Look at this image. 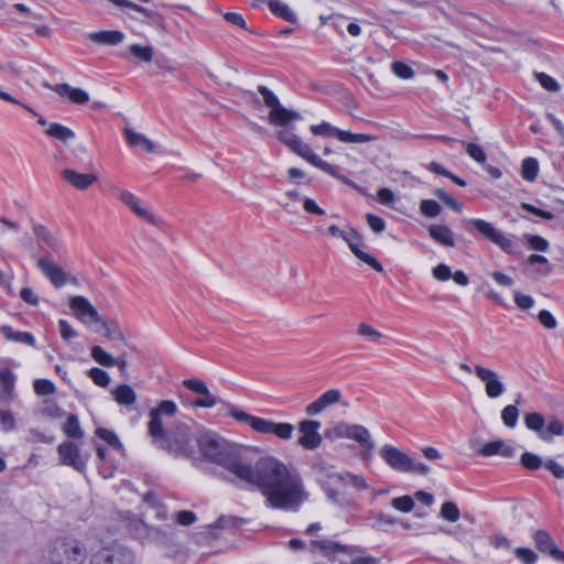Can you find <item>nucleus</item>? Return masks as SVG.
I'll return each instance as SVG.
<instances>
[{"label":"nucleus","instance_id":"obj_1","mask_svg":"<svg viewBox=\"0 0 564 564\" xmlns=\"http://www.w3.org/2000/svg\"><path fill=\"white\" fill-rule=\"evenodd\" d=\"M196 443L198 456L254 486L268 508L296 512L310 498L301 474L274 456H263L251 465L231 443L212 432L199 433Z\"/></svg>","mask_w":564,"mask_h":564},{"label":"nucleus","instance_id":"obj_2","mask_svg":"<svg viewBox=\"0 0 564 564\" xmlns=\"http://www.w3.org/2000/svg\"><path fill=\"white\" fill-rule=\"evenodd\" d=\"M199 433L195 432L191 425L176 424L173 430L163 431L151 436L152 444L175 456H183L191 459H197L196 438Z\"/></svg>","mask_w":564,"mask_h":564},{"label":"nucleus","instance_id":"obj_3","mask_svg":"<svg viewBox=\"0 0 564 564\" xmlns=\"http://www.w3.org/2000/svg\"><path fill=\"white\" fill-rule=\"evenodd\" d=\"M228 409L231 417L248 424L257 433L274 435L284 441L290 440L293 435L294 426L291 423H276L271 420L254 416L230 404Z\"/></svg>","mask_w":564,"mask_h":564},{"label":"nucleus","instance_id":"obj_4","mask_svg":"<svg viewBox=\"0 0 564 564\" xmlns=\"http://www.w3.org/2000/svg\"><path fill=\"white\" fill-rule=\"evenodd\" d=\"M278 139L315 167L332 176H337L336 167L332 166L329 163L316 155L312 148L303 142V140L291 130L282 129L278 131Z\"/></svg>","mask_w":564,"mask_h":564},{"label":"nucleus","instance_id":"obj_5","mask_svg":"<svg viewBox=\"0 0 564 564\" xmlns=\"http://www.w3.org/2000/svg\"><path fill=\"white\" fill-rule=\"evenodd\" d=\"M380 457L384 463L395 471L399 473H416L420 475H427L430 467L423 463L415 462L408 454L392 445H384L379 452Z\"/></svg>","mask_w":564,"mask_h":564},{"label":"nucleus","instance_id":"obj_6","mask_svg":"<svg viewBox=\"0 0 564 564\" xmlns=\"http://www.w3.org/2000/svg\"><path fill=\"white\" fill-rule=\"evenodd\" d=\"M50 556L54 564H83L86 550L78 540L64 538L54 542Z\"/></svg>","mask_w":564,"mask_h":564},{"label":"nucleus","instance_id":"obj_7","mask_svg":"<svg viewBox=\"0 0 564 564\" xmlns=\"http://www.w3.org/2000/svg\"><path fill=\"white\" fill-rule=\"evenodd\" d=\"M258 91L263 98V101L270 112L268 116L269 123L272 126H285L293 120H301L302 116L297 111L286 109L283 107L276 95L267 86H259Z\"/></svg>","mask_w":564,"mask_h":564},{"label":"nucleus","instance_id":"obj_8","mask_svg":"<svg viewBox=\"0 0 564 564\" xmlns=\"http://www.w3.org/2000/svg\"><path fill=\"white\" fill-rule=\"evenodd\" d=\"M524 424L544 442H551L553 436L564 435V424L555 416H552L546 424L541 413L530 412L524 416Z\"/></svg>","mask_w":564,"mask_h":564},{"label":"nucleus","instance_id":"obj_9","mask_svg":"<svg viewBox=\"0 0 564 564\" xmlns=\"http://www.w3.org/2000/svg\"><path fill=\"white\" fill-rule=\"evenodd\" d=\"M468 224L471 225L485 239L498 246L506 253H514L516 243L513 240L501 230L497 229L491 223L480 218H471L468 220Z\"/></svg>","mask_w":564,"mask_h":564},{"label":"nucleus","instance_id":"obj_10","mask_svg":"<svg viewBox=\"0 0 564 564\" xmlns=\"http://www.w3.org/2000/svg\"><path fill=\"white\" fill-rule=\"evenodd\" d=\"M133 553L119 543L101 547L90 560L91 564H134Z\"/></svg>","mask_w":564,"mask_h":564},{"label":"nucleus","instance_id":"obj_11","mask_svg":"<svg viewBox=\"0 0 564 564\" xmlns=\"http://www.w3.org/2000/svg\"><path fill=\"white\" fill-rule=\"evenodd\" d=\"M476 377L484 383L485 392L490 399L500 398L507 390L502 378L495 370L476 365L474 368Z\"/></svg>","mask_w":564,"mask_h":564},{"label":"nucleus","instance_id":"obj_12","mask_svg":"<svg viewBox=\"0 0 564 564\" xmlns=\"http://www.w3.org/2000/svg\"><path fill=\"white\" fill-rule=\"evenodd\" d=\"M69 307L74 312L75 316L84 324L90 326L91 323L101 321V316L95 306L82 295H75L69 300Z\"/></svg>","mask_w":564,"mask_h":564},{"label":"nucleus","instance_id":"obj_13","mask_svg":"<svg viewBox=\"0 0 564 564\" xmlns=\"http://www.w3.org/2000/svg\"><path fill=\"white\" fill-rule=\"evenodd\" d=\"M176 412L177 405L175 402L170 400L162 401L156 408L152 409L150 411V421L148 423V433L150 437L165 431L162 415L173 416Z\"/></svg>","mask_w":564,"mask_h":564},{"label":"nucleus","instance_id":"obj_14","mask_svg":"<svg viewBox=\"0 0 564 564\" xmlns=\"http://www.w3.org/2000/svg\"><path fill=\"white\" fill-rule=\"evenodd\" d=\"M58 455L64 465L73 467L79 473L86 471L87 457L80 454L79 446L73 442H64L58 445Z\"/></svg>","mask_w":564,"mask_h":564},{"label":"nucleus","instance_id":"obj_15","mask_svg":"<svg viewBox=\"0 0 564 564\" xmlns=\"http://www.w3.org/2000/svg\"><path fill=\"white\" fill-rule=\"evenodd\" d=\"M321 422L314 420H304L299 424V431L302 436L297 443L305 449H316L322 444V436L318 433Z\"/></svg>","mask_w":564,"mask_h":564},{"label":"nucleus","instance_id":"obj_16","mask_svg":"<svg viewBox=\"0 0 564 564\" xmlns=\"http://www.w3.org/2000/svg\"><path fill=\"white\" fill-rule=\"evenodd\" d=\"M346 236H347V239H344V241L347 242V245L349 246V249L351 250V252L359 260H361L362 262H365L368 265H370L377 272H382L383 271V267L377 261V259H375L372 256H370L369 253L364 252L360 249L361 236H360V234L355 228L349 227L347 229Z\"/></svg>","mask_w":564,"mask_h":564},{"label":"nucleus","instance_id":"obj_17","mask_svg":"<svg viewBox=\"0 0 564 564\" xmlns=\"http://www.w3.org/2000/svg\"><path fill=\"white\" fill-rule=\"evenodd\" d=\"M315 469H317L321 473L324 471L335 482H339L345 486H351L357 490H366L369 487L366 479L360 475H355L349 471L334 473L332 468H327L322 464H317L315 466Z\"/></svg>","mask_w":564,"mask_h":564},{"label":"nucleus","instance_id":"obj_18","mask_svg":"<svg viewBox=\"0 0 564 564\" xmlns=\"http://www.w3.org/2000/svg\"><path fill=\"white\" fill-rule=\"evenodd\" d=\"M341 403L344 406H348L347 402L341 401V392L338 389H330L319 395L314 402L310 403L305 412L307 415H317L325 409L333 404Z\"/></svg>","mask_w":564,"mask_h":564},{"label":"nucleus","instance_id":"obj_19","mask_svg":"<svg viewBox=\"0 0 564 564\" xmlns=\"http://www.w3.org/2000/svg\"><path fill=\"white\" fill-rule=\"evenodd\" d=\"M90 355L96 362L104 367H118L122 375H124L128 369V358L124 352L120 354L118 357H113L100 346H94L90 350Z\"/></svg>","mask_w":564,"mask_h":564},{"label":"nucleus","instance_id":"obj_20","mask_svg":"<svg viewBox=\"0 0 564 564\" xmlns=\"http://www.w3.org/2000/svg\"><path fill=\"white\" fill-rule=\"evenodd\" d=\"M121 202L130 208L132 213H134L138 217L144 219L151 225L158 226V218L145 207H143L139 200V198L129 191L122 189L120 192Z\"/></svg>","mask_w":564,"mask_h":564},{"label":"nucleus","instance_id":"obj_21","mask_svg":"<svg viewBox=\"0 0 564 564\" xmlns=\"http://www.w3.org/2000/svg\"><path fill=\"white\" fill-rule=\"evenodd\" d=\"M93 329L112 341L115 347H118L120 343L126 344L123 332L117 322L108 321L101 316V321H98Z\"/></svg>","mask_w":564,"mask_h":564},{"label":"nucleus","instance_id":"obj_22","mask_svg":"<svg viewBox=\"0 0 564 564\" xmlns=\"http://www.w3.org/2000/svg\"><path fill=\"white\" fill-rule=\"evenodd\" d=\"M536 549L556 561H564V552L558 550L552 536L544 530H536L533 534Z\"/></svg>","mask_w":564,"mask_h":564},{"label":"nucleus","instance_id":"obj_23","mask_svg":"<svg viewBox=\"0 0 564 564\" xmlns=\"http://www.w3.org/2000/svg\"><path fill=\"white\" fill-rule=\"evenodd\" d=\"M348 438L354 440L365 449V459L371 456L375 449V442L371 437L370 432L365 426L359 424H351Z\"/></svg>","mask_w":564,"mask_h":564},{"label":"nucleus","instance_id":"obj_24","mask_svg":"<svg viewBox=\"0 0 564 564\" xmlns=\"http://www.w3.org/2000/svg\"><path fill=\"white\" fill-rule=\"evenodd\" d=\"M37 268L44 275L56 286L61 288L66 282V275L61 267L53 263L48 258H41L37 260Z\"/></svg>","mask_w":564,"mask_h":564},{"label":"nucleus","instance_id":"obj_25","mask_svg":"<svg viewBox=\"0 0 564 564\" xmlns=\"http://www.w3.org/2000/svg\"><path fill=\"white\" fill-rule=\"evenodd\" d=\"M478 454L484 457L500 455L502 457L510 458L514 456L516 451L511 443L505 442L502 440H496L485 444L478 451Z\"/></svg>","mask_w":564,"mask_h":564},{"label":"nucleus","instance_id":"obj_26","mask_svg":"<svg viewBox=\"0 0 564 564\" xmlns=\"http://www.w3.org/2000/svg\"><path fill=\"white\" fill-rule=\"evenodd\" d=\"M62 176L72 186L79 191L87 189L91 184L97 181V177L93 174L78 173L72 169H65L62 171Z\"/></svg>","mask_w":564,"mask_h":564},{"label":"nucleus","instance_id":"obj_27","mask_svg":"<svg viewBox=\"0 0 564 564\" xmlns=\"http://www.w3.org/2000/svg\"><path fill=\"white\" fill-rule=\"evenodd\" d=\"M123 133L130 147L140 148L149 153L156 151V144L144 134L135 132L131 128H124Z\"/></svg>","mask_w":564,"mask_h":564},{"label":"nucleus","instance_id":"obj_28","mask_svg":"<svg viewBox=\"0 0 564 564\" xmlns=\"http://www.w3.org/2000/svg\"><path fill=\"white\" fill-rule=\"evenodd\" d=\"M54 91L59 96H68V98L77 105L86 104L89 100V95L87 91L80 88L72 87L69 84L55 85Z\"/></svg>","mask_w":564,"mask_h":564},{"label":"nucleus","instance_id":"obj_29","mask_svg":"<svg viewBox=\"0 0 564 564\" xmlns=\"http://www.w3.org/2000/svg\"><path fill=\"white\" fill-rule=\"evenodd\" d=\"M429 234L436 242L445 247H455L454 234L449 227L445 225H432L429 228Z\"/></svg>","mask_w":564,"mask_h":564},{"label":"nucleus","instance_id":"obj_30","mask_svg":"<svg viewBox=\"0 0 564 564\" xmlns=\"http://www.w3.org/2000/svg\"><path fill=\"white\" fill-rule=\"evenodd\" d=\"M15 376L11 370L0 371V402L9 403L13 398Z\"/></svg>","mask_w":564,"mask_h":564},{"label":"nucleus","instance_id":"obj_31","mask_svg":"<svg viewBox=\"0 0 564 564\" xmlns=\"http://www.w3.org/2000/svg\"><path fill=\"white\" fill-rule=\"evenodd\" d=\"M88 37L98 44L117 45L123 41L124 34L121 31L109 30L90 33Z\"/></svg>","mask_w":564,"mask_h":564},{"label":"nucleus","instance_id":"obj_32","mask_svg":"<svg viewBox=\"0 0 564 564\" xmlns=\"http://www.w3.org/2000/svg\"><path fill=\"white\" fill-rule=\"evenodd\" d=\"M32 229L35 237L42 240L48 248L53 249L54 251L61 249V240L45 226L41 224H34Z\"/></svg>","mask_w":564,"mask_h":564},{"label":"nucleus","instance_id":"obj_33","mask_svg":"<svg viewBox=\"0 0 564 564\" xmlns=\"http://www.w3.org/2000/svg\"><path fill=\"white\" fill-rule=\"evenodd\" d=\"M111 394L115 401L123 406H130L137 401V394L129 384H119L111 391Z\"/></svg>","mask_w":564,"mask_h":564},{"label":"nucleus","instance_id":"obj_34","mask_svg":"<svg viewBox=\"0 0 564 564\" xmlns=\"http://www.w3.org/2000/svg\"><path fill=\"white\" fill-rule=\"evenodd\" d=\"M45 133L64 143H67L75 138V132L72 129L57 122L50 123L45 130Z\"/></svg>","mask_w":564,"mask_h":564},{"label":"nucleus","instance_id":"obj_35","mask_svg":"<svg viewBox=\"0 0 564 564\" xmlns=\"http://www.w3.org/2000/svg\"><path fill=\"white\" fill-rule=\"evenodd\" d=\"M3 336L12 341L22 343L29 346H34L35 338L32 334L26 332H17L10 326H3L1 328Z\"/></svg>","mask_w":564,"mask_h":564},{"label":"nucleus","instance_id":"obj_36","mask_svg":"<svg viewBox=\"0 0 564 564\" xmlns=\"http://www.w3.org/2000/svg\"><path fill=\"white\" fill-rule=\"evenodd\" d=\"M539 173V162L534 158H527L522 161L521 176L528 182H533Z\"/></svg>","mask_w":564,"mask_h":564},{"label":"nucleus","instance_id":"obj_37","mask_svg":"<svg viewBox=\"0 0 564 564\" xmlns=\"http://www.w3.org/2000/svg\"><path fill=\"white\" fill-rule=\"evenodd\" d=\"M312 546L318 549L323 554L328 555L335 552H348V547L328 540L312 541Z\"/></svg>","mask_w":564,"mask_h":564},{"label":"nucleus","instance_id":"obj_38","mask_svg":"<svg viewBox=\"0 0 564 564\" xmlns=\"http://www.w3.org/2000/svg\"><path fill=\"white\" fill-rule=\"evenodd\" d=\"M63 431L68 437H72V438L79 440L84 436L83 430L79 424L78 416L75 414H70L67 417V420L63 426Z\"/></svg>","mask_w":564,"mask_h":564},{"label":"nucleus","instance_id":"obj_39","mask_svg":"<svg viewBox=\"0 0 564 564\" xmlns=\"http://www.w3.org/2000/svg\"><path fill=\"white\" fill-rule=\"evenodd\" d=\"M519 411L516 404H509L505 406L501 411V420L503 424L513 429L518 424Z\"/></svg>","mask_w":564,"mask_h":564},{"label":"nucleus","instance_id":"obj_40","mask_svg":"<svg viewBox=\"0 0 564 564\" xmlns=\"http://www.w3.org/2000/svg\"><path fill=\"white\" fill-rule=\"evenodd\" d=\"M351 424L346 422H340L336 424L335 426L327 429L325 431V437L329 440H337V438H348L349 431H350Z\"/></svg>","mask_w":564,"mask_h":564},{"label":"nucleus","instance_id":"obj_41","mask_svg":"<svg viewBox=\"0 0 564 564\" xmlns=\"http://www.w3.org/2000/svg\"><path fill=\"white\" fill-rule=\"evenodd\" d=\"M96 434L102 441H105L110 447H112L115 449L122 448V444H121L120 440L112 431L104 429V427H99V429H97Z\"/></svg>","mask_w":564,"mask_h":564},{"label":"nucleus","instance_id":"obj_42","mask_svg":"<svg viewBox=\"0 0 564 564\" xmlns=\"http://www.w3.org/2000/svg\"><path fill=\"white\" fill-rule=\"evenodd\" d=\"M442 210L441 205L433 199H423L420 204V212L430 218H434L440 215Z\"/></svg>","mask_w":564,"mask_h":564},{"label":"nucleus","instance_id":"obj_43","mask_svg":"<svg viewBox=\"0 0 564 564\" xmlns=\"http://www.w3.org/2000/svg\"><path fill=\"white\" fill-rule=\"evenodd\" d=\"M88 376L95 384L101 388H107L110 383V376L108 375L107 371L100 368H91L88 371Z\"/></svg>","mask_w":564,"mask_h":564},{"label":"nucleus","instance_id":"obj_44","mask_svg":"<svg viewBox=\"0 0 564 564\" xmlns=\"http://www.w3.org/2000/svg\"><path fill=\"white\" fill-rule=\"evenodd\" d=\"M459 509L456 503L447 501L441 507V517L447 521L456 522L459 519Z\"/></svg>","mask_w":564,"mask_h":564},{"label":"nucleus","instance_id":"obj_45","mask_svg":"<svg viewBox=\"0 0 564 564\" xmlns=\"http://www.w3.org/2000/svg\"><path fill=\"white\" fill-rule=\"evenodd\" d=\"M466 153L479 164H485L487 155L482 148L476 143H465Z\"/></svg>","mask_w":564,"mask_h":564},{"label":"nucleus","instance_id":"obj_46","mask_svg":"<svg viewBox=\"0 0 564 564\" xmlns=\"http://www.w3.org/2000/svg\"><path fill=\"white\" fill-rule=\"evenodd\" d=\"M521 464L527 469L538 470L543 465V462L541 457H539L538 455L530 452H525L521 455Z\"/></svg>","mask_w":564,"mask_h":564},{"label":"nucleus","instance_id":"obj_47","mask_svg":"<svg viewBox=\"0 0 564 564\" xmlns=\"http://www.w3.org/2000/svg\"><path fill=\"white\" fill-rule=\"evenodd\" d=\"M130 53L139 59L150 63L153 58V52L150 46H141L139 44H132L130 46Z\"/></svg>","mask_w":564,"mask_h":564},{"label":"nucleus","instance_id":"obj_48","mask_svg":"<svg viewBox=\"0 0 564 564\" xmlns=\"http://www.w3.org/2000/svg\"><path fill=\"white\" fill-rule=\"evenodd\" d=\"M391 506L401 512H410L414 508V500L410 496H402L392 499Z\"/></svg>","mask_w":564,"mask_h":564},{"label":"nucleus","instance_id":"obj_49","mask_svg":"<svg viewBox=\"0 0 564 564\" xmlns=\"http://www.w3.org/2000/svg\"><path fill=\"white\" fill-rule=\"evenodd\" d=\"M310 130L313 134L315 135H321V137H332V135H335L336 134V131H337V128L332 126L329 122L327 121H323L322 123L319 124H312L310 127Z\"/></svg>","mask_w":564,"mask_h":564},{"label":"nucleus","instance_id":"obj_50","mask_svg":"<svg viewBox=\"0 0 564 564\" xmlns=\"http://www.w3.org/2000/svg\"><path fill=\"white\" fill-rule=\"evenodd\" d=\"M524 238L531 249L536 251H546L549 249V241L538 235H524Z\"/></svg>","mask_w":564,"mask_h":564},{"label":"nucleus","instance_id":"obj_51","mask_svg":"<svg viewBox=\"0 0 564 564\" xmlns=\"http://www.w3.org/2000/svg\"><path fill=\"white\" fill-rule=\"evenodd\" d=\"M184 387L197 394H208V387L200 379H186L183 381Z\"/></svg>","mask_w":564,"mask_h":564},{"label":"nucleus","instance_id":"obj_52","mask_svg":"<svg viewBox=\"0 0 564 564\" xmlns=\"http://www.w3.org/2000/svg\"><path fill=\"white\" fill-rule=\"evenodd\" d=\"M34 391L39 395H50L55 392V386L47 379H37L34 381Z\"/></svg>","mask_w":564,"mask_h":564},{"label":"nucleus","instance_id":"obj_53","mask_svg":"<svg viewBox=\"0 0 564 564\" xmlns=\"http://www.w3.org/2000/svg\"><path fill=\"white\" fill-rule=\"evenodd\" d=\"M536 78L545 90L552 93L560 90L558 83L556 82L555 78L551 77L550 75L545 73H538Z\"/></svg>","mask_w":564,"mask_h":564},{"label":"nucleus","instance_id":"obj_54","mask_svg":"<svg viewBox=\"0 0 564 564\" xmlns=\"http://www.w3.org/2000/svg\"><path fill=\"white\" fill-rule=\"evenodd\" d=\"M516 557L523 564H534L538 560L536 554L528 547H518L514 550Z\"/></svg>","mask_w":564,"mask_h":564},{"label":"nucleus","instance_id":"obj_55","mask_svg":"<svg viewBox=\"0 0 564 564\" xmlns=\"http://www.w3.org/2000/svg\"><path fill=\"white\" fill-rule=\"evenodd\" d=\"M358 334L365 338L372 340V341H379L382 338L381 333H379L372 326L365 324V323L359 325Z\"/></svg>","mask_w":564,"mask_h":564},{"label":"nucleus","instance_id":"obj_56","mask_svg":"<svg viewBox=\"0 0 564 564\" xmlns=\"http://www.w3.org/2000/svg\"><path fill=\"white\" fill-rule=\"evenodd\" d=\"M392 70L398 77L402 79H409L414 75L413 69L403 62H394L392 64Z\"/></svg>","mask_w":564,"mask_h":564},{"label":"nucleus","instance_id":"obj_57","mask_svg":"<svg viewBox=\"0 0 564 564\" xmlns=\"http://www.w3.org/2000/svg\"><path fill=\"white\" fill-rule=\"evenodd\" d=\"M432 275L437 281L445 282L452 278V270L447 264L441 263L433 268Z\"/></svg>","mask_w":564,"mask_h":564},{"label":"nucleus","instance_id":"obj_58","mask_svg":"<svg viewBox=\"0 0 564 564\" xmlns=\"http://www.w3.org/2000/svg\"><path fill=\"white\" fill-rule=\"evenodd\" d=\"M538 319L547 329H554L557 326L555 317L547 310L540 311Z\"/></svg>","mask_w":564,"mask_h":564},{"label":"nucleus","instance_id":"obj_59","mask_svg":"<svg viewBox=\"0 0 564 564\" xmlns=\"http://www.w3.org/2000/svg\"><path fill=\"white\" fill-rule=\"evenodd\" d=\"M514 302L521 310H529L534 305V300L532 296L522 294L520 292H514Z\"/></svg>","mask_w":564,"mask_h":564},{"label":"nucleus","instance_id":"obj_60","mask_svg":"<svg viewBox=\"0 0 564 564\" xmlns=\"http://www.w3.org/2000/svg\"><path fill=\"white\" fill-rule=\"evenodd\" d=\"M58 326L63 339L69 340L72 338L77 337V332L70 326V324L67 321L59 319Z\"/></svg>","mask_w":564,"mask_h":564},{"label":"nucleus","instance_id":"obj_61","mask_svg":"<svg viewBox=\"0 0 564 564\" xmlns=\"http://www.w3.org/2000/svg\"><path fill=\"white\" fill-rule=\"evenodd\" d=\"M367 223L375 232H381L386 228L384 219L372 214H367Z\"/></svg>","mask_w":564,"mask_h":564},{"label":"nucleus","instance_id":"obj_62","mask_svg":"<svg viewBox=\"0 0 564 564\" xmlns=\"http://www.w3.org/2000/svg\"><path fill=\"white\" fill-rule=\"evenodd\" d=\"M202 395H203V398L194 401V403H193L194 406L213 408L214 405H216L219 402L218 398H216L209 391H208V394H202Z\"/></svg>","mask_w":564,"mask_h":564},{"label":"nucleus","instance_id":"obj_63","mask_svg":"<svg viewBox=\"0 0 564 564\" xmlns=\"http://www.w3.org/2000/svg\"><path fill=\"white\" fill-rule=\"evenodd\" d=\"M0 422L6 431H12L15 427V420L10 411H0Z\"/></svg>","mask_w":564,"mask_h":564},{"label":"nucleus","instance_id":"obj_64","mask_svg":"<svg viewBox=\"0 0 564 564\" xmlns=\"http://www.w3.org/2000/svg\"><path fill=\"white\" fill-rule=\"evenodd\" d=\"M545 468L549 469L557 479H564V467H562L555 460L549 459L545 463Z\"/></svg>","mask_w":564,"mask_h":564}]
</instances>
